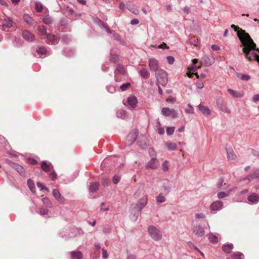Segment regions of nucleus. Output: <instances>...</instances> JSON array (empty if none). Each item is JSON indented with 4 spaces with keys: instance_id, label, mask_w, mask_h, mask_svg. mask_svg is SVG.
<instances>
[{
    "instance_id": "obj_1",
    "label": "nucleus",
    "mask_w": 259,
    "mask_h": 259,
    "mask_svg": "<svg viewBox=\"0 0 259 259\" xmlns=\"http://www.w3.org/2000/svg\"><path fill=\"white\" fill-rule=\"evenodd\" d=\"M231 27L237 32V36L241 42L242 51L245 58L249 61L255 60L259 62V49L256 48L255 44L249 34L234 24H232Z\"/></svg>"
},
{
    "instance_id": "obj_2",
    "label": "nucleus",
    "mask_w": 259,
    "mask_h": 259,
    "mask_svg": "<svg viewBox=\"0 0 259 259\" xmlns=\"http://www.w3.org/2000/svg\"><path fill=\"white\" fill-rule=\"evenodd\" d=\"M155 77L157 79V84H160L165 86L168 81V75L167 72L162 69H160L155 72Z\"/></svg>"
},
{
    "instance_id": "obj_3",
    "label": "nucleus",
    "mask_w": 259,
    "mask_h": 259,
    "mask_svg": "<svg viewBox=\"0 0 259 259\" xmlns=\"http://www.w3.org/2000/svg\"><path fill=\"white\" fill-rule=\"evenodd\" d=\"M148 232L151 237L155 241L161 239L162 234L159 230L156 227L151 225L148 228Z\"/></svg>"
},
{
    "instance_id": "obj_4",
    "label": "nucleus",
    "mask_w": 259,
    "mask_h": 259,
    "mask_svg": "<svg viewBox=\"0 0 259 259\" xmlns=\"http://www.w3.org/2000/svg\"><path fill=\"white\" fill-rule=\"evenodd\" d=\"M32 54L34 57H40L42 55H49L50 54L47 49L41 46H37L33 48Z\"/></svg>"
},
{
    "instance_id": "obj_5",
    "label": "nucleus",
    "mask_w": 259,
    "mask_h": 259,
    "mask_svg": "<svg viewBox=\"0 0 259 259\" xmlns=\"http://www.w3.org/2000/svg\"><path fill=\"white\" fill-rule=\"evenodd\" d=\"M139 131L137 129H133L127 136L126 145H131L133 144L138 138Z\"/></svg>"
},
{
    "instance_id": "obj_6",
    "label": "nucleus",
    "mask_w": 259,
    "mask_h": 259,
    "mask_svg": "<svg viewBox=\"0 0 259 259\" xmlns=\"http://www.w3.org/2000/svg\"><path fill=\"white\" fill-rule=\"evenodd\" d=\"M7 163L10 166L15 169L21 176H25V171L22 166L10 160L8 161Z\"/></svg>"
},
{
    "instance_id": "obj_7",
    "label": "nucleus",
    "mask_w": 259,
    "mask_h": 259,
    "mask_svg": "<svg viewBox=\"0 0 259 259\" xmlns=\"http://www.w3.org/2000/svg\"><path fill=\"white\" fill-rule=\"evenodd\" d=\"M147 203V198L146 196H144L140 199L136 203H133V207L135 208H137L139 211H142L143 208L146 205Z\"/></svg>"
},
{
    "instance_id": "obj_8",
    "label": "nucleus",
    "mask_w": 259,
    "mask_h": 259,
    "mask_svg": "<svg viewBox=\"0 0 259 259\" xmlns=\"http://www.w3.org/2000/svg\"><path fill=\"white\" fill-rule=\"evenodd\" d=\"M126 73V69L120 64L116 65V69L114 71V80L116 82L118 81V75H124Z\"/></svg>"
},
{
    "instance_id": "obj_9",
    "label": "nucleus",
    "mask_w": 259,
    "mask_h": 259,
    "mask_svg": "<svg viewBox=\"0 0 259 259\" xmlns=\"http://www.w3.org/2000/svg\"><path fill=\"white\" fill-rule=\"evenodd\" d=\"M137 144L138 146L142 149H145L147 147V138L141 135L137 138Z\"/></svg>"
},
{
    "instance_id": "obj_10",
    "label": "nucleus",
    "mask_w": 259,
    "mask_h": 259,
    "mask_svg": "<svg viewBox=\"0 0 259 259\" xmlns=\"http://www.w3.org/2000/svg\"><path fill=\"white\" fill-rule=\"evenodd\" d=\"M22 36L27 41H33L35 40V36L28 30H24L22 33Z\"/></svg>"
},
{
    "instance_id": "obj_11",
    "label": "nucleus",
    "mask_w": 259,
    "mask_h": 259,
    "mask_svg": "<svg viewBox=\"0 0 259 259\" xmlns=\"http://www.w3.org/2000/svg\"><path fill=\"white\" fill-rule=\"evenodd\" d=\"M149 67L151 71L156 72L159 70L158 61L154 58L150 59L149 60Z\"/></svg>"
},
{
    "instance_id": "obj_12",
    "label": "nucleus",
    "mask_w": 259,
    "mask_h": 259,
    "mask_svg": "<svg viewBox=\"0 0 259 259\" xmlns=\"http://www.w3.org/2000/svg\"><path fill=\"white\" fill-rule=\"evenodd\" d=\"M130 217L131 219L134 221H136L140 213H141V211H139V210H138L137 208H135L134 207H133V205L132 204L130 207Z\"/></svg>"
},
{
    "instance_id": "obj_13",
    "label": "nucleus",
    "mask_w": 259,
    "mask_h": 259,
    "mask_svg": "<svg viewBox=\"0 0 259 259\" xmlns=\"http://www.w3.org/2000/svg\"><path fill=\"white\" fill-rule=\"evenodd\" d=\"M59 38L54 34H49L47 35L46 41L49 45H56L59 42Z\"/></svg>"
},
{
    "instance_id": "obj_14",
    "label": "nucleus",
    "mask_w": 259,
    "mask_h": 259,
    "mask_svg": "<svg viewBox=\"0 0 259 259\" xmlns=\"http://www.w3.org/2000/svg\"><path fill=\"white\" fill-rule=\"evenodd\" d=\"M193 233L198 237H201L205 234L204 228L200 225L194 226Z\"/></svg>"
},
{
    "instance_id": "obj_15",
    "label": "nucleus",
    "mask_w": 259,
    "mask_h": 259,
    "mask_svg": "<svg viewBox=\"0 0 259 259\" xmlns=\"http://www.w3.org/2000/svg\"><path fill=\"white\" fill-rule=\"evenodd\" d=\"M223 206V202L221 200H218L212 202L210 205V208L212 210H219L221 209Z\"/></svg>"
},
{
    "instance_id": "obj_16",
    "label": "nucleus",
    "mask_w": 259,
    "mask_h": 259,
    "mask_svg": "<svg viewBox=\"0 0 259 259\" xmlns=\"http://www.w3.org/2000/svg\"><path fill=\"white\" fill-rule=\"evenodd\" d=\"M213 63L214 60L213 59H210L206 55L203 56L201 61V63L204 64V65L206 67L211 66Z\"/></svg>"
},
{
    "instance_id": "obj_17",
    "label": "nucleus",
    "mask_w": 259,
    "mask_h": 259,
    "mask_svg": "<svg viewBox=\"0 0 259 259\" xmlns=\"http://www.w3.org/2000/svg\"><path fill=\"white\" fill-rule=\"evenodd\" d=\"M41 168L46 172H49L54 167L51 163H48L46 161H42L41 163Z\"/></svg>"
},
{
    "instance_id": "obj_18",
    "label": "nucleus",
    "mask_w": 259,
    "mask_h": 259,
    "mask_svg": "<svg viewBox=\"0 0 259 259\" xmlns=\"http://www.w3.org/2000/svg\"><path fill=\"white\" fill-rule=\"evenodd\" d=\"M13 26V21L10 18L6 19L4 21L3 24L1 25L0 28L3 30L6 31V28H10Z\"/></svg>"
},
{
    "instance_id": "obj_19",
    "label": "nucleus",
    "mask_w": 259,
    "mask_h": 259,
    "mask_svg": "<svg viewBox=\"0 0 259 259\" xmlns=\"http://www.w3.org/2000/svg\"><path fill=\"white\" fill-rule=\"evenodd\" d=\"M52 194L54 198L59 202L61 203H63L64 202V198L62 197L60 193L57 189H54L53 190Z\"/></svg>"
},
{
    "instance_id": "obj_20",
    "label": "nucleus",
    "mask_w": 259,
    "mask_h": 259,
    "mask_svg": "<svg viewBox=\"0 0 259 259\" xmlns=\"http://www.w3.org/2000/svg\"><path fill=\"white\" fill-rule=\"evenodd\" d=\"M127 102L132 108H134L137 106L138 100L135 96L130 95L127 99Z\"/></svg>"
},
{
    "instance_id": "obj_21",
    "label": "nucleus",
    "mask_w": 259,
    "mask_h": 259,
    "mask_svg": "<svg viewBox=\"0 0 259 259\" xmlns=\"http://www.w3.org/2000/svg\"><path fill=\"white\" fill-rule=\"evenodd\" d=\"M247 200L252 204H257L259 201V196L256 193H252L248 196Z\"/></svg>"
},
{
    "instance_id": "obj_22",
    "label": "nucleus",
    "mask_w": 259,
    "mask_h": 259,
    "mask_svg": "<svg viewBox=\"0 0 259 259\" xmlns=\"http://www.w3.org/2000/svg\"><path fill=\"white\" fill-rule=\"evenodd\" d=\"M96 22L100 27L104 28L108 33L111 34L112 33V31L108 27L107 24L101 19H98Z\"/></svg>"
},
{
    "instance_id": "obj_23",
    "label": "nucleus",
    "mask_w": 259,
    "mask_h": 259,
    "mask_svg": "<svg viewBox=\"0 0 259 259\" xmlns=\"http://www.w3.org/2000/svg\"><path fill=\"white\" fill-rule=\"evenodd\" d=\"M156 158L155 157H152L150 161H149L146 165L147 168L150 169H156L157 166L156 164Z\"/></svg>"
},
{
    "instance_id": "obj_24",
    "label": "nucleus",
    "mask_w": 259,
    "mask_h": 259,
    "mask_svg": "<svg viewBox=\"0 0 259 259\" xmlns=\"http://www.w3.org/2000/svg\"><path fill=\"white\" fill-rule=\"evenodd\" d=\"M23 18L24 21L29 26H32L34 24V21L28 14H25L23 15Z\"/></svg>"
},
{
    "instance_id": "obj_25",
    "label": "nucleus",
    "mask_w": 259,
    "mask_h": 259,
    "mask_svg": "<svg viewBox=\"0 0 259 259\" xmlns=\"http://www.w3.org/2000/svg\"><path fill=\"white\" fill-rule=\"evenodd\" d=\"M198 108L204 115L208 116L211 113L210 109L206 106L200 104L198 106Z\"/></svg>"
},
{
    "instance_id": "obj_26",
    "label": "nucleus",
    "mask_w": 259,
    "mask_h": 259,
    "mask_svg": "<svg viewBox=\"0 0 259 259\" xmlns=\"http://www.w3.org/2000/svg\"><path fill=\"white\" fill-rule=\"evenodd\" d=\"M259 178V170H256L253 172L248 175L247 177L244 179V180H248L250 181L251 180L257 179Z\"/></svg>"
},
{
    "instance_id": "obj_27",
    "label": "nucleus",
    "mask_w": 259,
    "mask_h": 259,
    "mask_svg": "<svg viewBox=\"0 0 259 259\" xmlns=\"http://www.w3.org/2000/svg\"><path fill=\"white\" fill-rule=\"evenodd\" d=\"M71 259H82V253L80 251H73L70 252Z\"/></svg>"
},
{
    "instance_id": "obj_28",
    "label": "nucleus",
    "mask_w": 259,
    "mask_h": 259,
    "mask_svg": "<svg viewBox=\"0 0 259 259\" xmlns=\"http://www.w3.org/2000/svg\"><path fill=\"white\" fill-rule=\"evenodd\" d=\"M227 91L234 98H240L243 96V94L241 92L233 90L231 89H228Z\"/></svg>"
},
{
    "instance_id": "obj_29",
    "label": "nucleus",
    "mask_w": 259,
    "mask_h": 259,
    "mask_svg": "<svg viewBox=\"0 0 259 259\" xmlns=\"http://www.w3.org/2000/svg\"><path fill=\"white\" fill-rule=\"evenodd\" d=\"M99 184L97 182H93L91 184L89 187V192L91 193H94L97 192L99 188Z\"/></svg>"
},
{
    "instance_id": "obj_30",
    "label": "nucleus",
    "mask_w": 259,
    "mask_h": 259,
    "mask_svg": "<svg viewBox=\"0 0 259 259\" xmlns=\"http://www.w3.org/2000/svg\"><path fill=\"white\" fill-rule=\"evenodd\" d=\"M23 41L19 37L15 36L13 40V45L15 47L19 48L22 46Z\"/></svg>"
},
{
    "instance_id": "obj_31",
    "label": "nucleus",
    "mask_w": 259,
    "mask_h": 259,
    "mask_svg": "<svg viewBox=\"0 0 259 259\" xmlns=\"http://www.w3.org/2000/svg\"><path fill=\"white\" fill-rule=\"evenodd\" d=\"M217 105L219 109L221 110L223 112L227 113H230V111L228 108L226 104L223 103L218 102Z\"/></svg>"
},
{
    "instance_id": "obj_32",
    "label": "nucleus",
    "mask_w": 259,
    "mask_h": 259,
    "mask_svg": "<svg viewBox=\"0 0 259 259\" xmlns=\"http://www.w3.org/2000/svg\"><path fill=\"white\" fill-rule=\"evenodd\" d=\"M192 64L190 68V70L192 71V72H196V71H197V70L198 69L200 68L201 66H196V64L198 62V59H194L192 60Z\"/></svg>"
},
{
    "instance_id": "obj_33",
    "label": "nucleus",
    "mask_w": 259,
    "mask_h": 259,
    "mask_svg": "<svg viewBox=\"0 0 259 259\" xmlns=\"http://www.w3.org/2000/svg\"><path fill=\"white\" fill-rule=\"evenodd\" d=\"M227 157L228 160H234L236 158V155L231 148H226Z\"/></svg>"
},
{
    "instance_id": "obj_34",
    "label": "nucleus",
    "mask_w": 259,
    "mask_h": 259,
    "mask_svg": "<svg viewBox=\"0 0 259 259\" xmlns=\"http://www.w3.org/2000/svg\"><path fill=\"white\" fill-rule=\"evenodd\" d=\"M63 54L66 57H71L74 54V51L69 48H65L63 50Z\"/></svg>"
},
{
    "instance_id": "obj_35",
    "label": "nucleus",
    "mask_w": 259,
    "mask_h": 259,
    "mask_svg": "<svg viewBox=\"0 0 259 259\" xmlns=\"http://www.w3.org/2000/svg\"><path fill=\"white\" fill-rule=\"evenodd\" d=\"M37 30L39 35H45L47 34V28L42 25H39L37 27Z\"/></svg>"
},
{
    "instance_id": "obj_36",
    "label": "nucleus",
    "mask_w": 259,
    "mask_h": 259,
    "mask_svg": "<svg viewBox=\"0 0 259 259\" xmlns=\"http://www.w3.org/2000/svg\"><path fill=\"white\" fill-rule=\"evenodd\" d=\"M236 76L238 78L242 80L247 81L250 79V76L249 75L244 74L242 73L237 72Z\"/></svg>"
},
{
    "instance_id": "obj_37",
    "label": "nucleus",
    "mask_w": 259,
    "mask_h": 259,
    "mask_svg": "<svg viewBox=\"0 0 259 259\" xmlns=\"http://www.w3.org/2000/svg\"><path fill=\"white\" fill-rule=\"evenodd\" d=\"M139 73L140 75L145 79H147L150 74L149 72L145 68H142L140 70Z\"/></svg>"
},
{
    "instance_id": "obj_38",
    "label": "nucleus",
    "mask_w": 259,
    "mask_h": 259,
    "mask_svg": "<svg viewBox=\"0 0 259 259\" xmlns=\"http://www.w3.org/2000/svg\"><path fill=\"white\" fill-rule=\"evenodd\" d=\"M233 248V245L231 243L225 244L222 246L223 250L226 253H230Z\"/></svg>"
},
{
    "instance_id": "obj_39",
    "label": "nucleus",
    "mask_w": 259,
    "mask_h": 259,
    "mask_svg": "<svg viewBox=\"0 0 259 259\" xmlns=\"http://www.w3.org/2000/svg\"><path fill=\"white\" fill-rule=\"evenodd\" d=\"M171 186L169 182H166L163 184V189L165 193H168L171 189Z\"/></svg>"
},
{
    "instance_id": "obj_40",
    "label": "nucleus",
    "mask_w": 259,
    "mask_h": 259,
    "mask_svg": "<svg viewBox=\"0 0 259 259\" xmlns=\"http://www.w3.org/2000/svg\"><path fill=\"white\" fill-rule=\"evenodd\" d=\"M116 158L115 157H111L105 158L101 163V167L105 166L108 162H115Z\"/></svg>"
},
{
    "instance_id": "obj_41",
    "label": "nucleus",
    "mask_w": 259,
    "mask_h": 259,
    "mask_svg": "<svg viewBox=\"0 0 259 259\" xmlns=\"http://www.w3.org/2000/svg\"><path fill=\"white\" fill-rule=\"evenodd\" d=\"M27 185L32 192H34L35 191V187L34 182L30 179L27 180Z\"/></svg>"
},
{
    "instance_id": "obj_42",
    "label": "nucleus",
    "mask_w": 259,
    "mask_h": 259,
    "mask_svg": "<svg viewBox=\"0 0 259 259\" xmlns=\"http://www.w3.org/2000/svg\"><path fill=\"white\" fill-rule=\"evenodd\" d=\"M166 146L168 149L170 151L175 150L177 149L176 144L170 141L166 143Z\"/></svg>"
},
{
    "instance_id": "obj_43",
    "label": "nucleus",
    "mask_w": 259,
    "mask_h": 259,
    "mask_svg": "<svg viewBox=\"0 0 259 259\" xmlns=\"http://www.w3.org/2000/svg\"><path fill=\"white\" fill-rule=\"evenodd\" d=\"M171 110L169 108L164 107L161 110V114L165 116H169Z\"/></svg>"
},
{
    "instance_id": "obj_44",
    "label": "nucleus",
    "mask_w": 259,
    "mask_h": 259,
    "mask_svg": "<svg viewBox=\"0 0 259 259\" xmlns=\"http://www.w3.org/2000/svg\"><path fill=\"white\" fill-rule=\"evenodd\" d=\"M208 239L210 242L216 243L218 241V237L213 235L212 233H210L208 235Z\"/></svg>"
},
{
    "instance_id": "obj_45",
    "label": "nucleus",
    "mask_w": 259,
    "mask_h": 259,
    "mask_svg": "<svg viewBox=\"0 0 259 259\" xmlns=\"http://www.w3.org/2000/svg\"><path fill=\"white\" fill-rule=\"evenodd\" d=\"M116 116L118 118L124 119L126 116V112L123 110H119L116 112Z\"/></svg>"
},
{
    "instance_id": "obj_46",
    "label": "nucleus",
    "mask_w": 259,
    "mask_h": 259,
    "mask_svg": "<svg viewBox=\"0 0 259 259\" xmlns=\"http://www.w3.org/2000/svg\"><path fill=\"white\" fill-rule=\"evenodd\" d=\"M42 201L43 203L46 206V207L50 208L52 207V203L48 197H45L43 198L42 199Z\"/></svg>"
},
{
    "instance_id": "obj_47",
    "label": "nucleus",
    "mask_w": 259,
    "mask_h": 259,
    "mask_svg": "<svg viewBox=\"0 0 259 259\" xmlns=\"http://www.w3.org/2000/svg\"><path fill=\"white\" fill-rule=\"evenodd\" d=\"M232 257L234 259H243L244 256L242 253H233L232 254Z\"/></svg>"
},
{
    "instance_id": "obj_48",
    "label": "nucleus",
    "mask_w": 259,
    "mask_h": 259,
    "mask_svg": "<svg viewBox=\"0 0 259 259\" xmlns=\"http://www.w3.org/2000/svg\"><path fill=\"white\" fill-rule=\"evenodd\" d=\"M109 60L113 63H116L118 60V56L117 55L111 53L110 54Z\"/></svg>"
},
{
    "instance_id": "obj_49",
    "label": "nucleus",
    "mask_w": 259,
    "mask_h": 259,
    "mask_svg": "<svg viewBox=\"0 0 259 259\" xmlns=\"http://www.w3.org/2000/svg\"><path fill=\"white\" fill-rule=\"evenodd\" d=\"M60 12H61L62 14L65 15L66 17H69L68 7H64L61 8L60 9Z\"/></svg>"
},
{
    "instance_id": "obj_50",
    "label": "nucleus",
    "mask_w": 259,
    "mask_h": 259,
    "mask_svg": "<svg viewBox=\"0 0 259 259\" xmlns=\"http://www.w3.org/2000/svg\"><path fill=\"white\" fill-rule=\"evenodd\" d=\"M131 84L130 82L124 83L120 87V89L121 91H125L127 90L128 88L131 87Z\"/></svg>"
},
{
    "instance_id": "obj_51",
    "label": "nucleus",
    "mask_w": 259,
    "mask_h": 259,
    "mask_svg": "<svg viewBox=\"0 0 259 259\" xmlns=\"http://www.w3.org/2000/svg\"><path fill=\"white\" fill-rule=\"evenodd\" d=\"M42 22L47 25H50L53 22V19L51 17L47 16L42 19Z\"/></svg>"
},
{
    "instance_id": "obj_52",
    "label": "nucleus",
    "mask_w": 259,
    "mask_h": 259,
    "mask_svg": "<svg viewBox=\"0 0 259 259\" xmlns=\"http://www.w3.org/2000/svg\"><path fill=\"white\" fill-rule=\"evenodd\" d=\"M229 195V193H226L224 192H220L218 193V197L219 199H223L225 197L228 196Z\"/></svg>"
},
{
    "instance_id": "obj_53",
    "label": "nucleus",
    "mask_w": 259,
    "mask_h": 259,
    "mask_svg": "<svg viewBox=\"0 0 259 259\" xmlns=\"http://www.w3.org/2000/svg\"><path fill=\"white\" fill-rule=\"evenodd\" d=\"M35 9L37 12H40L43 9L42 5L40 3L37 2L35 3Z\"/></svg>"
},
{
    "instance_id": "obj_54",
    "label": "nucleus",
    "mask_w": 259,
    "mask_h": 259,
    "mask_svg": "<svg viewBox=\"0 0 259 259\" xmlns=\"http://www.w3.org/2000/svg\"><path fill=\"white\" fill-rule=\"evenodd\" d=\"M49 175H50V177L51 179L53 181H55L56 180L57 175L56 171H55V170L54 169V168L52 169V172L51 173H50Z\"/></svg>"
},
{
    "instance_id": "obj_55",
    "label": "nucleus",
    "mask_w": 259,
    "mask_h": 259,
    "mask_svg": "<svg viewBox=\"0 0 259 259\" xmlns=\"http://www.w3.org/2000/svg\"><path fill=\"white\" fill-rule=\"evenodd\" d=\"M120 178H121L120 176H119V175H115L113 177V179H112L113 183L114 184H118V183H119V182L120 181Z\"/></svg>"
},
{
    "instance_id": "obj_56",
    "label": "nucleus",
    "mask_w": 259,
    "mask_h": 259,
    "mask_svg": "<svg viewBox=\"0 0 259 259\" xmlns=\"http://www.w3.org/2000/svg\"><path fill=\"white\" fill-rule=\"evenodd\" d=\"M185 111L186 113L193 114L194 109L193 107L190 104H189L188 105V108L185 109Z\"/></svg>"
},
{
    "instance_id": "obj_57",
    "label": "nucleus",
    "mask_w": 259,
    "mask_h": 259,
    "mask_svg": "<svg viewBox=\"0 0 259 259\" xmlns=\"http://www.w3.org/2000/svg\"><path fill=\"white\" fill-rule=\"evenodd\" d=\"M61 40L64 44H67L70 41V38L67 35H63L61 37Z\"/></svg>"
},
{
    "instance_id": "obj_58",
    "label": "nucleus",
    "mask_w": 259,
    "mask_h": 259,
    "mask_svg": "<svg viewBox=\"0 0 259 259\" xmlns=\"http://www.w3.org/2000/svg\"><path fill=\"white\" fill-rule=\"evenodd\" d=\"M106 89L110 93H114L115 91V88L113 85H108L106 87Z\"/></svg>"
},
{
    "instance_id": "obj_59",
    "label": "nucleus",
    "mask_w": 259,
    "mask_h": 259,
    "mask_svg": "<svg viewBox=\"0 0 259 259\" xmlns=\"http://www.w3.org/2000/svg\"><path fill=\"white\" fill-rule=\"evenodd\" d=\"M166 134L170 136L174 134L175 131V127H168L166 128Z\"/></svg>"
},
{
    "instance_id": "obj_60",
    "label": "nucleus",
    "mask_w": 259,
    "mask_h": 259,
    "mask_svg": "<svg viewBox=\"0 0 259 259\" xmlns=\"http://www.w3.org/2000/svg\"><path fill=\"white\" fill-rule=\"evenodd\" d=\"M113 36L114 38L117 41H119V42L121 43L122 39L121 38V37L120 35L118 33H113Z\"/></svg>"
},
{
    "instance_id": "obj_61",
    "label": "nucleus",
    "mask_w": 259,
    "mask_h": 259,
    "mask_svg": "<svg viewBox=\"0 0 259 259\" xmlns=\"http://www.w3.org/2000/svg\"><path fill=\"white\" fill-rule=\"evenodd\" d=\"M49 210L47 208H41L39 210V214L41 215H45L48 213Z\"/></svg>"
},
{
    "instance_id": "obj_62",
    "label": "nucleus",
    "mask_w": 259,
    "mask_h": 259,
    "mask_svg": "<svg viewBox=\"0 0 259 259\" xmlns=\"http://www.w3.org/2000/svg\"><path fill=\"white\" fill-rule=\"evenodd\" d=\"M156 200L159 203H162L165 201V198L163 196L160 195L157 197Z\"/></svg>"
},
{
    "instance_id": "obj_63",
    "label": "nucleus",
    "mask_w": 259,
    "mask_h": 259,
    "mask_svg": "<svg viewBox=\"0 0 259 259\" xmlns=\"http://www.w3.org/2000/svg\"><path fill=\"white\" fill-rule=\"evenodd\" d=\"M68 14H69V18L70 19H73V16L74 14V10L71 8H69L68 7Z\"/></svg>"
},
{
    "instance_id": "obj_64",
    "label": "nucleus",
    "mask_w": 259,
    "mask_h": 259,
    "mask_svg": "<svg viewBox=\"0 0 259 259\" xmlns=\"http://www.w3.org/2000/svg\"><path fill=\"white\" fill-rule=\"evenodd\" d=\"M28 161L29 163L32 165H36L37 164V161L33 158H29Z\"/></svg>"
}]
</instances>
